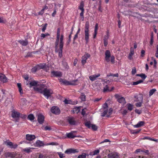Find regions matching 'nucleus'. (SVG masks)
Listing matches in <instances>:
<instances>
[{"label": "nucleus", "mask_w": 158, "mask_h": 158, "mask_svg": "<svg viewBox=\"0 0 158 158\" xmlns=\"http://www.w3.org/2000/svg\"><path fill=\"white\" fill-rule=\"evenodd\" d=\"M38 68L37 67V65L33 67L31 69V71L33 73L35 72L37 70H38Z\"/></svg>", "instance_id": "obj_44"}, {"label": "nucleus", "mask_w": 158, "mask_h": 158, "mask_svg": "<svg viewBox=\"0 0 158 158\" xmlns=\"http://www.w3.org/2000/svg\"><path fill=\"white\" fill-rule=\"evenodd\" d=\"M5 143L7 145L9 146L11 148L13 144V143L12 142L8 141H6L5 142Z\"/></svg>", "instance_id": "obj_42"}, {"label": "nucleus", "mask_w": 158, "mask_h": 158, "mask_svg": "<svg viewBox=\"0 0 158 158\" xmlns=\"http://www.w3.org/2000/svg\"><path fill=\"white\" fill-rule=\"evenodd\" d=\"M42 129L45 131H50L52 129L50 126H46L44 127H42Z\"/></svg>", "instance_id": "obj_34"}, {"label": "nucleus", "mask_w": 158, "mask_h": 158, "mask_svg": "<svg viewBox=\"0 0 158 158\" xmlns=\"http://www.w3.org/2000/svg\"><path fill=\"white\" fill-rule=\"evenodd\" d=\"M114 57L113 56H111V61L113 64H114Z\"/></svg>", "instance_id": "obj_60"}, {"label": "nucleus", "mask_w": 158, "mask_h": 158, "mask_svg": "<svg viewBox=\"0 0 158 158\" xmlns=\"http://www.w3.org/2000/svg\"><path fill=\"white\" fill-rule=\"evenodd\" d=\"M0 81L3 82H5L7 81V79L4 75L0 73Z\"/></svg>", "instance_id": "obj_23"}, {"label": "nucleus", "mask_w": 158, "mask_h": 158, "mask_svg": "<svg viewBox=\"0 0 158 158\" xmlns=\"http://www.w3.org/2000/svg\"><path fill=\"white\" fill-rule=\"evenodd\" d=\"M35 148H26L24 149H23V150L24 152H25L27 153H29L30 152H32V149H35Z\"/></svg>", "instance_id": "obj_27"}, {"label": "nucleus", "mask_w": 158, "mask_h": 158, "mask_svg": "<svg viewBox=\"0 0 158 158\" xmlns=\"http://www.w3.org/2000/svg\"><path fill=\"white\" fill-rule=\"evenodd\" d=\"M74 113H78L80 111V108L79 107H75L73 109V110Z\"/></svg>", "instance_id": "obj_33"}, {"label": "nucleus", "mask_w": 158, "mask_h": 158, "mask_svg": "<svg viewBox=\"0 0 158 158\" xmlns=\"http://www.w3.org/2000/svg\"><path fill=\"white\" fill-rule=\"evenodd\" d=\"M143 82V81L142 80H139L135 82H133V85H136L140 83H141Z\"/></svg>", "instance_id": "obj_40"}, {"label": "nucleus", "mask_w": 158, "mask_h": 158, "mask_svg": "<svg viewBox=\"0 0 158 158\" xmlns=\"http://www.w3.org/2000/svg\"><path fill=\"white\" fill-rule=\"evenodd\" d=\"M26 137V139L29 141H32L35 138V136L34 135L29 134H27Z\"/></svg>", "instance_id": "obj_19"}, {"label": "nucleus", "mask_w": 158, "mask_h": 158, "mask_svg": "<svg viewBox=\"0 0 158 158\" xmlns=\"http://www.w3.org/2000/svg\"><path fill=\"white\" fill-rule=\"evenodd\" d=\"M110 82V81L109 80H107L106 81H105L104 83L103 84L104 85V86L103 90V92H104L111 91V90H110L109 89V87L108 85L106 84L107 83H109Z\"/></svg>", "instance_id": "obj_11"}, {"label": "nucleus", "mask_w": 158, "mask_h": 158, "mask_svg": "<svg viewBox=\"0 0 158 158\" xmlns=\"http://www.w3.org/2000/svg\"><path fill=\"white\" fill-rule=\"evenodd\" d=\"M100 76L99 74H98L97 75L95 74L94 75H91L89 76V79L92 81H93L96 80L97 78Z\"/></svg>", "instance_id": "obj_20"}, {"label": "nucleus", "mask_w": 158, "mask_h": 158, "mask_svg": "<svg viewBox=\"0 0 158 158\" xmlns=\"http://www.w3.org/2000/svg\"><path fill=\"white\" fill-rule=\"evenodd\" d=\"M135 98V101L136 102H143V96L142 94H139L134 96Z\"/></svg>", "instance_id": "obj_10"}, {"label": "nucleus", "mask_w": 158, "mask_h": 158, "mask_svg": "<svg viewBox=\"0 0 158 158\" xmlns=\"http://www.w3.org/2000/svg\"><path fill=\"white\" fill-rule=\"evenodd\" d=\"M92 125L89 122H86L85 123V126L89 128H90L91 127Z\"/></svg>", "instance_id": "obj_46"}, {"label": "nucleus", "mask_w": 158, "mask_h": 158, "mask_svg": "<svg viewBox=\"0 0 158 158\" xmlns=\"http://www.w3.org/2000/svg\"><path fill=\"white\" fill-rule=\"evenodd\" d=\"M144 122L143 121H140L137 124H136L134 125V127L135 128H138L140 127L143 126L144 124Z\"/></svg>", "instance_id": "obj_26"}, {"label": "nucleus", "mask_w": 158, "mask_h": 158, "mask_svg": "<svg viewBox=\"0 0 158 158\" xmlns=\"http://www.w3.org/2000/svg\"><path fill=\"white\" fill-rule=\"evenodd\" d=\"M19 42L23 46H26L28 44V41L27 40H20L19 41Z\"/></svg>", "instance_id": "obj_29"}, {"label": "nucleus", "mask_w": 158, "mask_h": 158, "mask_svg": "<svg viewBox=\"0 0 158 158\" xmlns=\"http://www.w3.org/2000/svg\"><path fill=\"white\" fill-rule=\"evenodd\" d=\"M143 102H138L135 104V106L137 107H139L142 106Z\"/></svg>", "instance_id": "obj_43"}, {"label": "nucleus", "mask_w": 158, "mask_h": 158, "mask_svg": "<svg viewBox=\"0 0 158 158\" xmlns=\"http://www.w3.org/2000/svg\"><path fill=\"white\" fill-rule=\"evenodd\" d=\"M44 145V143L40 140H37L34 144L35 146L36 147H40L43 146Z\"/></svg>", "instance_id": "obj_17"}, {"label": "nucleus", "mask_w": 158, "mask_h": 158, "mask_svg": "<svg viewBox=\"0 0 158 158\" xmlns=\"http://www.w3.org/2000/svg\"><path fill=\"white\" fill-rule=\"evenodd\" d=\"M48 9V7L47 6H45L41 10V11L39 12V14L42 15L44 12V11L45 10H47Z\"/></svg>", "instance_id": "obj_38"}, {"label": "nucleus", "mask_w": 158, "mask_h": 158, "mask_svg": "<svg viewBox=\"0 0 158 158\" xmlns=\"http://www.w3.org/2000/svg\"><path fill=\"white\" fill-rule=\"evenodd\" d=\"M81 99L83 101H85V95H83L81 96Z\"/></svg>", "instance_id": "obj_62"}, {"label": "nucleus", "mask_w": 158, "mask_h": 158, "mask_svg": "<svg viewBox=\"0 0 158 158\" xmlns=\"http://www.w3.org/2000/svg\"><path fill=\"white\" fill-rule=\"evenodd\" d=\"M103 109H108V106L107 103H105L103 106Z\"/></svg>", "instance_id": "obj_57"}, {"label": "nucleus", "mask_w": 158, "mask_h": 158, "mask_svg": "<svg viewBox=\"0 0 158 158\" xmlns=\"http://www.w3.org/2000/svg\"><path fill=\"white\" fill-rule=\"evenodd\" d=\"M109 158H118V154L116 152L112 153L108 155Z\"/></svg>", "instance_id": "obj_18"}, {"label": "nucleus", "mask_w": 158, "mask_h": 158, "mask_svg": "<svg viewBox=\"0 0 158 158\" xmlns=\"http://www.w3.org/2000/svg\"><path fill=\"white\" fill-rule=\"evenodd\" d=\"M46 145H58L59 144L58 143L56 142H52L50 143H47L45 144Z\"/></svg>", "instance_id": "obj_39"}, {"label": "nucleus", "mask_w": 158, "mask_h": 158, "mask_svg": "<svg viewBox=\"0 0 158 158\" xmlns=\"http://www.w3.org/2000/svg\"><path fill=\"white\" fill-rule=\"evenodd\" d=\"M28 119L30 120H32L34 118V115L32 114H29L28 117Z\"/></svg>", "instance_id": "obj_49"}, {"label": "nucleus", "mask_w": 158, "mask_h": 158, "mask_svg": "<svg viewBox=\"0 0 158 158\" xmlns=\"http://www.w3.org/2000/svg\"><path fill=\"white\" fill-rule=\"evenodd\" d=\"M140 131V130H133L131 131V132L133 134H136L138 133Z\"/></svg>", "instance_id": "obj_56"}, {"label": "nucleus", "mask_w": 158, "mask_h": 158, "mask_svg": "<svg viewBox=\"0 0 158 158\" xmlns=\"http://www.w3.org/2000/svg\"><path fill=\"white\" fill-rule=\"evenodd\" d=\"M11 116L14 118H18L19 117H23L22 116L20 115V114L19 112L14 110H13L12 111Z\"/></svg>", "instance_id": "obj_7"}, {"label": "nucleus", "mask_w": 158, "mask_h": 158, "mask_svg": "<svg viewBox=\"0 0 158 158\" xmlns=\"http://www.w3.org/2000/svg\"><path fill=\"white\" fill-rule=\"evenodd\" d=\"M34 90L38 92L43 94L48 99L53 93L52 90L45 88V86L43 85L39 86L34 87Z\"/></svg>", "instance_id": "obj_2"}, {"label": "nucleus", "mask_w": 158, "mask_h": 158, "mask_svg": "<svg viewBox=\"0 0 158 158\" xmlns=\"http://www.w3.org/2000/svg\"><path fill=\"white\" fill-rule=\"evenodd\" d=\"M136 72V68L135 67H134L132 69L131 73L132 75H134Z\"/></svg>", "instance_id": "obj_54"}, {"label": "nucleus", "mask_w": 158, "mask_h": 158, "mask_svg": "<svg viewBox=\"0 0 158 158\" xmlns=\"http://www.w3.org/2000/svg\"><path fill=\"white\" fill-rule=\"evenodd\" d=\"M108 77L112 76L113 77H118V73L116 74L110 73L109 74L107 75Z\"/></svg>", "instance_id": "obj_45"}, {"label": "nucleus", "mask_w": 158, "mask_h": 158, "mask_svg": "<svg viewBox=\"0 0 158 158\" xmlns=\"http://www.w3.org/2000/svg\"><path fill=\"white\" fill-rule=\"evenodd\" d=\"M62 64L65 69H68L69 68V66L66 62L63 61L62 62Z\"/></svg>", "instance_id": "obj_47"}, {"label": "nucleus", "mask_w": 158, "mask_h": 158, "mask_svg": "<svg viewBox=\"0 0 158 158\" xmlns=\"http://www.w3.org/2000/svg\"><path fill=\"white\" fill-rule=\"evenodd\" d=\"M44 117L41 114H39L38 115L37 120L40 124H42L44 121Z\"/></svg>", "instance_id": "obj_12"}, {"label": "nucleus", "mask_w": 158, "mask_h": 158, "mask_svg": "<svg viewBox=\"0 0 158 158\" xmlns=\"http://www.w3.org/2000/svg\"><path fill=\"white\" fill-rule=\"evenodd\" d=\"M69 123L71 125H74L76 123V121L75 118L73 117H69L67 119Z\"/></svg>", "instance_id": "obj_15"}, {"label": "nucleus", "mask_w": 158, "mask_h": 158, "mask_svg": "<svg viewBox=\"0 0 158 158\" xmlns=\"http://www.w3.org/2000/svg\"><path fill=\"white\" fill-rule=\"evenodd\" d=\"M90 57V55L87 53H85L84 55L82 56L81 63L83 65L86 63V60Z\"/></svg>", "instance_id": "obj_8"}, {"label": "nucleus", "mask_w": 158, "mask_h": 158, "mask_svg": "<svg viewBox=\"0 0 158 158\" xmlns=\"http://www.w3.org/2000/svg\"><path fill=\"white\" fill-rule=\"evenodd\" d=\"M59 82L61 84L65 85H76L78 84L77 80L68 81L61 78L59 79Z\"/></svg>", "instance_id": "obj_4"}, {"label": "nucleus", "mask_w": 158, "mask_h": 158, "mask_svg": "<svg viewBox=\"0 0 158 158\" xmlns=\"http://www.w3.org/2000/svg\"><path fill=\"white\" fill-rule=\"evenodd\" d=\"M153 42V35L152 34L151 37V40L150 42V44L151 45H152Z\"/></svg>", "instance_id": "obj_52"}, {"label": "nucleus", "mask_w": 158, "mask_h": 158, "mask_svg": "<svg viewBox=\"0 0 158 158\" xmlns=\"http://www.w3.org/2000/svg\"><path fill=\"white\" fill-rule=\"evenodd\" d=\"M49 35V34H44L43 33L41 35V39H43L44 38H45L46 36L47 35Z\"/></svg>", "instance_id": "obj_59"}, {"label": "nucleus", "mask_w": 158, "mask_h": 158, "mask_svg": "<svg viewBox=\"0 0 158 158\" xmlns=\"http://www.w3.org/2000/svg\"><path fill=\"white\" fill-rule=\"evenodd\" d=\"M77 152L78 151H77V150L73 149H69L66 150L65 151V153L68 154H70L72 153H74Z\"/></svg>", "instance_id": "obj_22"}, {"label": "nucleus", "mask_w": 158, "mask_h": 158, "mask_svg": "<svg viewBox=\"0 0 158 158\" xmlns=\"http://www.w3.org/2000/svg\"><path fill=\"white\" fill-rule=\"evenodd\" d=\"M134 49L133 48L131 47L130 48V52L129 53L128 56V58L130 60H131L132 59V56L134 54Z\"/></svg>", "instance_id": "obj_25"}, {"label": "nucleus", "mask_w": 158, "mask_h": 158, "mask_svg": "<svg viewBox=\"0 0 158 158\" xmlns=\"http://www.w3.org/2000/svg\"><path fill=\"white\" fill-rule=\"evenodd\" d=\"M19 89V90L21 94H23V90L21 87V85L20 83H18L17 84Z\"/></svg>", "instance_id": "obj_30"}, {"label": "nucleus", "mask_w": 158, "mask_h": 158, "mask_svg": "<svg viewBox=\"0 0 158 158\" xmlns=\"http://www.w3.org/2000/svg\"><path fill=\"white\" fill-rule=\"evenodd\" d=\"M66 136L68 138H73L75 137H77V136L73 134V132H71L69 133H66Z\"/></svg>", "instance_id": "obj_28"}, {"label": "nucleus", "mask_w": 158, "mask_h": 158, "mask_svg": "<svg viewBox=\"0 0 158 158\" xmlns=\"http://www.w3.org/2000/svg\"><path fill=\"white\" fill-rule=\"evenodd\" d=\"M37 84L38 82L37 81H33L30 83L29 84V86L30 87L34 86V87H38V86H36L37 85Z\"/></svg>", "instance_id": "obj_24"}, {"label": "nucleus", "mask_w": 158, "mask_h": 158, "mask_svg": "<svg viewBox=\"0 0 158 158\" xmlns=\"http://www.w3.org/2000/svg\"><path fill=\"white\" fill-rule=\"evenodd\" d=\"M105 60L107 62H109L110 61V58L111 56L110 51L108 50H106L105 52Z\"/></svg>", "instance_id": "obj_14"}, {"label": "nucleus", "mask_w": 158, "mask_h": 158, "mask_svg": "<svg viewBox=\"0 0 158 158\" xmlns=\"http://www.w3.org/2000/svg\"><path fill=\"white\" fill-rule=\"evenodd\" d=\"M84 3L83 1H81L80 3V5L78 7V8L81 11L85 10L84 8Z\"/></svg>", "instance_id": "obj_32"}, {"label": "nucleus", "mask_w": 158, "mask_h": 158, "mask_svg": "<svg viewBox=\"0 0 158 158\" xmlns=\"http://www.w3.org/2000/svg\"><path fill=\"white\" fill-rule=\"evenodd\" d=\"M140 77H141L143 80L145 79L146 77L147 76L144 74L142 73L141 74Z\"/></svg>", "instance_id": "obj_58"}, {"label": "nucleus", "mask_w": 158, "mask_h": 158, "mask_svg": "<svg viewBox=\"0 0 158 158\" xmlns=\"http://www.w3.org/2000/svg\"><path fill=\"white\" fill-rule=\"evenodd\" d=\"M60 37V33H57L56 39L55 42V52L59 53V56L61 58L62 55V50L64 46V35L61 34Z\"/></svg>", "instance_id": "obj_1"}, {"label": "nucleus", "mask_w": 158, "mask_h": 158, "mask_svg": "<svg viewBox=\"0 0 158 158\" xmlns=\"http://www.w3.org/2000/svg\"><path fill=\"white\" fill-rule=\"evenodd\" d=\"M18 145L16 144H13L12 146L11 147V148H17Z\"/></svg>", "instance_id": "obj_63"}, {"label": "nucleus", "mask_w": 158, "mask_h": 158, "mask_svg": "<svg viewBox=\"0 0 158 158\" xmlns=\"http://www.w3.org/2000/svg\"><path fill=\"white\" fill-rule=\"evenodd\" d=\"M98 23H96L95 26L94 31L97 32L98 30Z\"/></svg>", "instance_id": "obj_55"}, {"label": "nucleus", "mask_w": 158, "mask_h": 158, "mask_svg": "<svg viewBox=\"0 0 158 158\" xmlns=\"http://www.w3.org/2000/svg\"><path fill=\"white\" fill-rule=\"evenodd\" d=\"M109 38V35L108 33H107V35H105L104 36V38L103 40H107Z\"/></svg>", "instance_id": "obj_61"}, {"label": "nucleus", "mask_w": 158, "mask_h": 158, "mask_svg": "<svg viewBox=\"0 0 158 158\" xmlns=\"http://www.w3.org/2000/svg\"><path fill=\"white\" fill-rule=\"evenodd\" d=\"M86 156V154L85 153H83L79 155L77 158H85Z\"/></svg>", "instance_id": "obj_37"}, {"label": "nucleus", "mask_w": 158, "mask_h": 158, "mask_svg": "<svg viewBox=\"0 0 158 158\" xmlns=\"http://www.w3.org/2000/svg\"><path fill=\"white\" fill-rule=\"evenodd\" d=\"M156 91V90L155 89H151L149 92V95L150 96H152L154 93V92Z\"/></svg>", "instance_id": "obj_41"}, {"label": "nucleus", "mask_w": 158, "mask_h": 158, "mask_svg": "<svg viewBox=\"0 0 158 158\" xmlns=\"http://www.w3.org/2000/svg\"><path fill=\"white\" fill-rule=\"evenodd\" d=\"M127 109L130 111H131L133 109V105L130 103H128L127 105Z\"/></svg>", "instance_id": "obj_36"}, {"label": "nucleus", "mask_w": 158, "mask_h": 158, "mask_svg": "<svg viewBox=\"0 0 158 158\" xmlns=\"http://www.w3.org/2000/svg\"><path fill=\"white\" fill-rule=\"evenodd\" d=\"M52 77H60L62 76V73L60 72L53 71L51 72Z\"/></svg>", "instance_id": "obj_13"}, {"label": "nucleus", "mask_w": 158, "mask_h": 158, "mask_svg": "<svg viewBox=\"0 0 158 158\" xmlns=\"http://www.w3.org/2000/svg\"><path fill=\"white\" fill-rule=\"evenodd\" d=\"M135 111L136 113L139 114H140L141 113V111L137 109H135Z\"/></svg>", "instance_id": "obj_64"}, {"label": "nucleus", "mask_w": 158, "mask_h": 158, "mask_svg": "<svg viewBox=\"0 0 158 158\" xmlns=\"http://www.w3.org/2000/svg\"><path fill=\"white\" fill-rule=\"evenodd\" d=\"M6 157H10L11 158H14L15 157L16 154L14 152H7L5 154Z\"/></svg>", "instance_id": "obj_16"}, {"label": "nucleus", "mask_w": 158, "mask_h": 158, "mask_svg": "<svg viewBox=\"0 0 158 158\" xmlns=\"http://www.w3.org/2000/svg\"><path fill=\"white\" fill-rule=\"evenodd\" d=\"M64 102L66 104H72V101L70 100H68L67 99H65L64 101Z\"/></svg>", "instance_id": "obj_50"}, {"label": "nucleus", "mask_w": 158, "mask_h": 158, "mask_svg": "<svg viewBox=\"0 0 158 158\" xmlns=\"http://www.w3.org/2000/svg\"><path fill=\"white\" fill-rule=\"evenodd\" d=\"M99 152V150L98 149L95 150L93 152H90L89 154V155L93 156L97 155Z\"/></svg>", "instance_id": "obj_31"}, {"label": "nucleus", "mask_w": 158, "mask_h": 158, "mask_svg": "<svg viewBox=\"0 0 158 158\" xmlns=\"http://www.w3.org/2000/svg\"><path fill=\"white\" fill-rule=\"evenodd\" d=\"M143 139H148L152 141H154L155 142H157L158 140L156 139H152V138H151L150 137H144Z\"/></svg>", "instance_id": "obj_35"}, {"label": "nucleus", "mask_w": 158, "mask_h": 158, "mask_svg": "<svg viewBox=\"0 0 158 158\" xmlns=\"http://www.w3.org/2000/svg\"><path fill=\"white\" fill-rule=\"evenodd\" d=\"M91 127L92 129L94 131L98 129L97 126L95 125L92 124Z\"/></svg>", "instance_id": "obj_53"}, {"label": "nucleus", "mask_w": 158, "mask_h": 158, "mask_svg": "<svg viewBox=\"0 0 158 158\" xmlns=\"http://www.w3.org/2000/svg\"><path fill=\"white\" fill-rule=\"evenodd\" d=\"M57 154L59 156L60 158H63L65 157L64 154L61 152H57Z\"/></svg>", "instance_id": "obj_51"}, {"label": "nucleus", "mask_w": 158, "mask_h": 158, "mask_svg": "<svg viewBox=\"0 0 158 158\" xmlns=\"http://www.w3.org/2000/svg\"><path fill=\"white\" fill-rule=\"evenodd\" d=\"M89 22L87 21L85 23V30L84 31V37L86 41V44H87L89 42Z\"/></svg>", "instance_id": "obj_3"}, {"label": "nucleus", "mask_w": 158, "mask_h": 158, "mask_svg": "<svg viewBox=\"0 0 158 158\" xmlns=\"http://www.w3.org/2000/svg\"><path fill=\"white\" fill-rule=\"evenodd\" d=\"M37 66L39 70L41 69H46L48 68V66L44 63L40 64L37 65Z\"/></svg>", "instance_id": "obj_21"}, {"label": "nucleus", "mask_w": 158, "mask_h": 158, "mask_svg": "<svg viewBox=\"0 0 158 158\" xmlns=\"http://www.w3.org/2000/svg\"><path fill=\"white\" fill-rule=\"evenodd\" d=\"M38 158H48V156L46 155L40 154L39 155Z\"/></svg>", "instance_id": "obj_48"}, {"label": "nucleus", "mask_w": 158, "mask_h": 158, "mask_svg": "<svg viewBox=\"0 0 158 158\" xmlns=\"http://www.w3.org/2000/svg\"><path fill=\"white\" fill-rule=\"evenodd\" d=\"M103 112L101 114V116L102 117L106 116L109 117L111 114L112 111V109L110 108L109 110L108 109H103Z\"/></svg>", "instance_id": "obj_5"}, {"label": "nucleus", "mask_w": 158, "mask_h": 158, "mask_svg": "<svg viewBox=\"0 0 158 158\" xmlns=\"http://www.w3.org/2000/svg\"><path fill=\"white\" fill-rule=\"evenodd\" d=\"M115 97L118 99V101L120 103L123 104L126 103L125 99L123 97L119 96L118 94H116Z\"/></svg>", "instance_id": "obj_9"}, {"label": "nucleus", "mask_w": 158, "mask_h": 158, "mask_svg": "<svg viewBox=\"0 0 158 158\" xmlns=\"http://www.w3.org/2000/svg\"><path fill=\"white\" fill-rule=\"evenodd\" d=\"M51 110L53 114L56 115L59 114L60 112L59 108L56 106L52 107L51 109Z\"/></svg>", "instance_id": "obj_6"}]
</instances>
